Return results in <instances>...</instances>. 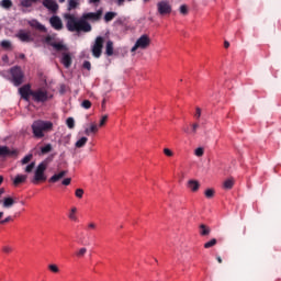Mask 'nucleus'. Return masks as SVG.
I'll list each match as a JSON object with an SVG mask.
<instances>
[{
    "instance_id": "1",
    "label": "nucleus",
    "mask_w": 281,
    "mask_h": 281,
    "mask_svg": "<svg viewBox=\"0 0 281 281\" xmlns=\"http://www.w3.org/2000/svg\"><path fill=\"white\" fill-rule=\"evenodd\" d=\"M64 19L66 20V27L68 32L89 33L92 27L88 21H91L92 23L100 21L102 19V9H99L97 12L83 13L79 20L71 13H66Z\"/></svg>"
},
{
    "instance_id": "2",
    "label": "nucleus",
    "mask_w": 281,
    "mask_h": 281,
    "mask_svg": "<svg viewBox=\"0 0 281 281\" xmlns=\"http://www.w3.org/2000/svg\"><path fill=\"white\" fill-rule=\"evenodd\" d=\"M31 128L33 131V137H35V139H43V137H45V133L54 128V123L49 121L37 120L33 122Z\"/></svg>"
},
{
    "instance_id": "3",
    "label": "nucleus",
    "mask_w": 281,
    "mask_h": 281,
    "mask_svg": "<svg viewBox=\"0 0 281 281\" xmlns=\"http://www.w3.org/2000/svg\"><path fill=\"white\" fill-rule=\"evenodd\" d=\"M45 170H47V162L43 161L36 167L32 183H41V181H47Z\"/></svg>"
},
{
    "instance_id": "4",
    "label": "nucleus",
    "mask_w": 281,
    "mask_h": 281,
    "mask_svg": "<svg viewBox=\"0 0 281 281\" xmlns=\"http://www.w3.org/2000/svg\"><path fill=\"white\" fill-rule=\"evenodd\" d=\"M10 74L12 77V82L14 87H21L23 85V80L25 78V75L23 74V70L19 66H14L10 69Z\"/></svg>"
},
{
    "instance_id": "5",
    "label": "nucleus",
    "mask_w": 281,
    "mask_h": 281,
    "mask_svg": "<svg viewBox=\"0 0 281 281\" xmlns=\"http://www.w3.org/2000/svg\"><path fill=\"white\" fill-rule=\"evenodd\" d=\"M148 47H150V37L144 34L136 41L131 52H137V49H148Z\"/></svg>"
},
{
    "instance_id": "6",
    "label": "nucleus",
    "mask_w": 281,
    "mask_h": 281,
    "mask_svg": "<svg viewBox=\"0 0 281 281\" xmlns=\"http://www.w3.org/2000/svg\"><path fill=\"white\" fill-rule=\"evenodd\" d=\"M102 49H104V37L98 36L92 45V56L100 58V56H102Z\"/></svg>"
},
{
    "instance_id": "7",
    "label": "nucleus",
    "mask_w": 281,
    "mask_h": 281,
    "mask_svg": "<svg viewBox=\"0 0 281 281\" xmlns=\"http://www.w3.org/2000/svg\"><path fill=\"white\" fill-rule=\"evenodd\" d=\"M31 98L34 102H47V100H49V94L47 93V90L40 88L31 92Z\"/></svg>"
},
{
    "instance_id": "8",
    "label": "nucleus",
    "mask_w": 281,
    "mask_h": 281,
    "mask_svg": "<svg viewBox=\"0 0 281 281\" xmlns=\"http://www.w3.org/2000/svg\"><path fill=\"white\" fill-rule=\"evenodd\" d=\"M157 10L160 16H166V14L172 13V5L168 0H162L157 3Z\"/></svg>"
},
{
    "instance_id": "9",
    "label": "nucleus",
    "mask_w": 281,
    "mask_h": 281,
    "mask_svg": "<svg viewBox=\"0 0 281 281\" xmlns=\"http://www.w3.org/2000/svg\"><path fill=\"white\" fill-rule=\"evenodd\" d=\"M44 43H46V45H50V47H54V49H56V52H67V46L64 45L63 43H56L54 42V36L52 35H47L44 38Z\"/></svg>"
},
{
    "instance_id": "10",
    "label": "nucleus",
    "mask_w": 281,
    "mask_h": 281,
    "mask_svg": "<svg viewBox=\"0 0 281 281\" xmlns=\"http://www.w3.org/2000/svg\"><path fill=\"white\" fill-rule=\"evenodd\" d=\"M34 90H32L31 85H24L19 89V93L23 100L30 102V97H32Z\"/></svg>"
},
{
    "instance_id": "11",
    "label": "nucleus",
    "mask_w": 281,
    "mask_h": 281,
    "mask_svg": "<svg viewBox=\"0 0 281 281\" xmlns=\"http://www.w3.org/2000/svg\"><path fill=\"white\" fill-rule=\"evenodd\" d=\"M49 23L50 27H53V30H56L57 32H60V30H63L64 27L63 20L58 15L50 16Z\"/></svg>"
},
{
    "instance_id": "12",
    "label": "nucleus",
    "mask_w": 281,
    "mask_h": 281,
    "mask_svg": "<svg viewBox=\"0 0 281 281\" xmlns=\"http://www.w3.org/2000/svg\"><path fill=\"white\" fill-rule=\"evenodd\" d=\"M18 38L22 42V43H32L34 42V37H32V33L24 31V30H20L16 34Z\"/></svg>"
},
{
    "instance_id": "13",
    "label": "nucleus",
    "mask_w": 281,
    "mask_h": 281,
    "mask_svg": "<svg viewBox=\"0 0 281 281\" xmlns=\"http://www.w3.org/2000/svg\"><path fill=\"white\" fill-rule=\"evenodd\" d=\"M42 4L53 14H56L58 12L59 5L54 0H43Z\"/></svg>"
},
{
    "instance_id": "14",
    "label": "nucleus",
    "mask_w": 281,
    "mask_h": 281,
    "mask_svg": "<svg viewBox=\"0 0 281 281\" xmlns=\"http://www.w3.org/2000/svg\"><path fill=\"white\" fill-rule=\"evenodd\" d=\"M60 63L61 65H64L66 69H69V67H71V63H74V60L71 59V53L69 52L61 53Z\"/></svg>"
},
{
    "instance_id": "15",
    "label": "nucleus",
    "mask_w": 281,
    "mask_h": 281,
    "mask_svg": "<svg viewBox=\"0 0 281 281\" xmlns=\"http://www.w3.org/2000/svg\"><path fill=\"white\" fill-rule=\"evenodd\" d=\"M67 170H63L58 173L53 175L49 179L48 182L49 183H58V181H60V179H64V177H67Z\"/></svg>"
},
{
    "instance_id": "16",
    "label": "nucleus",
    "mask_w": 281,
    "mask_h": 281,
    "mask_svg": "<svg viewBox=\"0 0 281 281\" xmlns=\"http://www.w3.org/2000/svg\"><path fill=\"white\" fill-rule=\"evenodd\" d=\"M31 27H34L35 30H38L40 32H47V27H45V25H43L41 22L34 20L30 23Z\"/></svg>"
},
{
    "instance_id": "17",
    "label": "nucleus",
    "mask_w": 281,
    "mask_h": 281,
    "mask_svg": "<svg viewBox=\"0 0 281 281\" xmlns=\"http://www.w3.org/2000/svg\"><path fill=\"white\" fill-rule=\"evenodd\" d=\"M188 188L191 190V192H198L199 188H201V183H199L196 180H189Z\"/></svg>"
},
{
    "instance_id": "18",
    "label": "nucleus",
    "mask_w": 281,
    "mask_h": 281,
    "mask_svg": "<svg viewBox=\"0 0 281 281\" xmlns=\"http://www.w3.org/2000/svg\"><path fill=\"white\" fill-rule=\"evenodd\" d=\"M200 236H210L212 234V228L205 224H201L200 227Z\"/></svg>"
},
{
    "instance_id": "19",
    "label": "nucleus",
    "mask_w": 281,
    "mask_h": 281,
    "mask_svg": "<svg viewBox=\"0 0 281 281\" xmlns=\"http://www.w3.org/2000/svg\"><path fill=\"white\" fill-rule=\"evenodd\" d=\"M25 181H27V176L18 175L13 180V186H21V183H25Z\"/></svg>"
},
{
    "instance_id": "20",
    "label": "nucleus",
    "mask_w": 281,
    "mask_h": 281,
    "mask_svg": "<svg viewBox=\"0 0 281 281\" xmlns=\"http://www.w3.org/2000/svg\"><path fill=\"white\" fill-rule=\"evenodd\" d=\"M13 153L8 148V146H0V157H8L9 155H12Z\"/></svg>"
},
{
    "instance_id": "21",
    "label": "nucleus",
    "mask_w": 281,
    "mask_h": 281,
    "mask_svg": "<svg viewBox=\"0 0 281 281\" xmlns=\"http://www.w3.org/2000/svg\"><path fill=\"white\" fill-rule=\"evenodd\" d=\"M87 142H89V138L83 136L79 140L76 142L75 146H76V148H85V146L87 145Z\"/></svg>"
},
{
    "instance_id": "22",
    "label": "nucleus",
    "mask_w": 281,
    "mask_h": 281,
    "mask_svg": "<svg viewBox=\"0 0 281 281\" xmlns=\"http://www.w3.org/2000/svg\"><path fill=\"white\" fill-rule=\"evenodd\" d=\"M105 54L108 56H113V41H108L105 45Z\"/></svg>"
},
{
    "instance_id": "23",
    "label": "nucleus",
    "mask_w": 281,
    "mask_h": 281,
    "mask_svg": "<svg viewBox=\"0 0 281 281\" xmlns=\"http://www.w3.org/2000/svg\"><path fill=\"white\" fill-rule=\"evenodd\" d=\"M115 16H117L116 12H106L104 15L105 23H111V21H113V19H115Z\"/></svg>"
},
{
    "instance_id": "24",
    "label": "nucleus",
    "mask_w": 281,
    "mask_h": 281,
    "mask_svg": "<svg viewBox=\"0 0 281 281\" xmlns=\"http://www.w3.org/2000/svg\"><path fill=\"white\" fill-rule=\"evenodd\" d=\"M13 3L12 0H1L0 1V8H3L4 10H10L12 8Z\"/></svg>"
},
{
    "instance_id": "25",
    "label": "nucleus",
    "mask_w": 281,
    "mask_h": 281,
    "mask_svg": "<svg viewBox=\"0 0 281 281\" xmlns=\"http://www.w3.org/2000/svg\"><path fill=\"white\" fill-rule=\"evenodd\" d=\"M224 190H232L234 188V179H227L223 183Z\"/></svg>"
},
{
    "instance_id": "26",
    "label": "nucleus",
    "mask_w": 281,
    "mask_h": 281,
    "mask_svg": "<svg viewBox=\"0 0 281 281\" xmlns=\"http://www.w3.org/2000/svg\"><path fill=\"white\" fill-rule=\"evenodd\" d=\"M3 207L10 209L12 205H14V199L12 198H4L3 200Z\"/></svg>"
},
{
    "instance_id": "27",
    "label": "nucleus",
    "mask_w": 281,
    "mask_h": 281,
    "mask_svg": "<svg viewBox=\"0 0 281 281\" xmlns=\"http://www.w3.org/2000/svg\"><path fill=\"white\" fill-rule=\"evenodd\" d=\"M85 133H86V135H91V133L95 134V133H98V126L94 123H92L90 125V128L85 130Z\"/></svg>"
},
{
    "instance_id": "28",
    "label": "nucleus",
    "mask_w": 281,
    "mask_h": 281,
    "mask_svg": "<svg viewBox=\"0 0 281 281\" xmlns=\"http://www.w3.org/2000/svg\"><path fill=\"white\" fill-rule=\"evenodd\" d=\"M216 243H218V240H216V238H212L204 244V249H211V247H214Z\"/></svg>"
},
{
    "instance_id": "29",
    "label": "nucleus",
    "mask_w": 281,
    "mask_h": 281,
    "mask_svg": "<svg viewBox=\"0 0 281 281\" xmlns=\"http://www.w3.org/2000/svg\"><path fill=\"white\" fill-rule=\"evenodd\" d=\"M52 150H53L52 144H47L41 148L42 155H47V153H52Z\"/></svg>"
},
{
    "instance_id": "30",
    "label": "nucleus",
    "mask_w": 281,
    "mask_h": 281,
    "mask_svg": "<svg viewBox=\"0 0 281 281\" xmlns=\"http://www.w3.org/2000/svg\"><path fill=\"white\" fill-rule=\"evenodd\" d=\"M33 157H34V155H32V154L26 155V156L21 160L22 166H25V165L30 164V162L32 161Z\"/></svg>"
},
{
    "instance_id": "31",
    "label": "nucleus",
    "mask_w": 281,
    "mask_h": 281,
    "mask_svg": "<svg viewBox=\"0 0 281 281\" xmlns=\"http://www.w3.org/2000/svg\"><path fill=\"white\" fill-rule=\"evenodd\" d=\"M78 8V1L77 0H69L68 1V10H76Z\"/></svg>"
},
{
    "instance_id": "32",
    "label": "nucleus",
    "mask_w": 281,
    "mask_h": 281,
    "mask_svg": "<svg viewBox=\"0 0 281 281\" xmlns=\"http://www.w3.org/2000/svg\"><path fill=\"white\" fill-rule=\"evenodd\" d=\"M66 124L68 128H76V121L74 120V117H68L66 120Z\"/></svg>"
},
{
    "instance_id": "33",
    "label": "nucleus",
    "mask_w": 281,
    "mask_h": 281,
    "mask_svg": "<svg viewBox=\"0 0 281 281\" xmlns=\"http://www.w3.org/2000/svg\"><path fill=\"white\" fill-rule=\"evenodd\" d=\"M76 212H78V209L72 207L70 211V214L68 215L70 221H78V217L76 216Z\"/></svg>"
},
{
    "instance_id": "34",
    "label": "nucleus",
    "mask_w": 281,
    "mask_h": 281,
    "mask_svg": "<svg viewBox=\"0 0 281 281\" xmlns=\"http://www.w3.org/2000/svg\"><path fill=\"white\" fill-rule=\"evenodd\" d=\"M34 168H36V162L33 161V162H31L30 165H27L25 167L24 172L30 173V172H32L34 170Z\"/></svg>"
},
{
    "instance_id": "35",
    "label": "nucleus",
    "mask_w": 281,
    "mask_h": 281,
    "mask_svg": "<svg viewBox=\"0 0 281 281\" xmlns=\"http://www.w3.org/2000/svg\"><path fill=\"white\" fill-rule=\"evenodd\" d=\"M87 254V248H80L77 252L76 256L77 258H85V255Z\"/></svg>"
},
{
    "instance_id": "36",
    "label": "nucleus",
    "mask_w": 281,
    "mask_h": 281,
    "mask_svg": "<svg viewBox=\"0 0 281 281\" xmlns=\"http://www.w3.org/2000/svg\"><path fill=\"white\" fill-rule=\"evenodd\" d=\"M1 47H3V49H12V43H10V41H2L1 42Z\"/></svg>"
},
{
    "instance_id": "37",
    "label": "nucleus",
    "mask_w": 281,
    "mask_h": 281,
    "mask_svg": "<svg viewBox=\"0 0 281 281\" xmlns=\"http://www.w3.org/2000/svg\"><path fill=\"white\" fill-rule=\"evenodd\" d=\"M204 194L206 199H214V189H207Z\"/></svg>"
},
{
    "instance_id": "38",
    "label": "nucleus",
    "mask_w": 281,
    "mask_h": 281,
    "mask_svg": "<svg viewBox=\"0 0 281 281\" xmlns=\"http://www.w3.org/2000/svg\"><path fill=\"white\" fill-rule=\"evenodd\" d=\"M204 153L205 150L203 149V147H199L195 149L194 155L195 157H203Z\"/></svg>"
},
{
    "instance_id": "39",
    "label": "nucleus",
    "mask_w": 281,
    "mask_h": 281,
    "mask_svg": "<svg viewBox=\"0 0 281 281\" xmlns=\"http://www.w3.org/2000/svg\"><path fill=\"white\" fill-rule=\"evenodd\" d=\"M75 196H77V199H82V196H85V190L82 189H77L75 191Z\"/></svg>"
},
{
    "instance_id": "40",
    "label": "nucleus",
    "mask_w": 281,
    "mask_h": 281,
    "mask_svg": "<svg viewBox=\"0 0 281 281\" xmlns=\"http://www.w3.org/2000/svg\"><path fill=\"white\" fill-rule=\"evenodd\" d=\"M34 2L32 0H22V7L23 8H32V4Z\"/></svg>"
},
{
    "instance_id": "41",
    "label": "nucleus",
    "mask_w": 281,
    "mask_h": 281,
    "mask_svg": "<svg viewBox=\"0 0 281 281\" xmlns=\"http://www.w3.org/2000/svg\"><path fill=\"white\" fill-rule=\"evenodd\" d=\"M81 106H82V109H91V101H89V100H83V101L81 102Z\"/></svg>"
},
{
    "instance_id": "42",
    "label": "nucleus",
    "mask_w": 281,
    "mask_h": 281,
    "mask_svg": "<svg viewBox=\"0 0 281 281\" xmlns=\"http://www.w3.org/2000/svg\"><path fill=\"white\" fill-rule=\"evenodd\" d=\"M49 271H52L53 273H58L60 271V269H58V266L56 265H49L48 266Z\"/></svg>"
},
{
    "instance_id": "43",
    "label": "nucleus",
    "mask_w": 281,
    "mask_h": 281,
    "mask_svg": "<svg viewBox=\"0 0 281 281\" xmlns=\"http://www.w3.org/2000/svg\"><path fill=\"white\" fill-rule=\"evenodd\" d=\"M180 14H183L184 16L188 14V5H180Z\"/></svg>"
},
{
    "instance_id": "44",
    "label": "nucleus",
    "mask_w": 281,
    "mask_h": 281,
    "mask_svg": "<svg viewBox=\"0 0 281 281\" xmlns=\"http://www.w3.org/2000/svg\"><path fill=\"white\" fill-rule=\"evenodd\" d=\"M108 120H109V115H103L100 120L99 126H104Z\"/></svg>"
},
{
    "instance_id": "45",
    "label": "nucleus",
    "mask_w": 281,
    "mask_h": 281,
    "mask_svg": "<svg viewBox=\"0 0 281 281\" xmlns=\"http://www.w3.org/2000/svg\"><path fill=\"white\" fill-rule=\"evenodd\" d=\"M97 227H98V225H97L94 222H90V223H88L87 229H88V231H89V229H97Z\"/></svg>"
},
{
    "instance_id": "46",
    "label": "nucleus",
    "mask_w": 281,
    "mask_h": 281,
    "mask_svg": "<svg viewBox=\"0 0 281 281\" xmlns=\"http://www.w3.org/2000/svg\"><path fill=\"white\" fill-rule=\"evenodd\" d=\"M164 153L167 157H172V155H175V153H172V150L168 149V148H165L164 149Z\"/></svg>"
},
{
    "instance_id": "47",
    "label": "nucleus",
    "mask_w": 281,
    "mask_h": 281,
    "mask_svg": "<svg viewBox=\"0 0 281 281\" xmlns=\"http://www.w3.org/2000/svg\"><path fill=\"white\" fill-rule=\"evenodd\" d=\"M83 69H88V71H91V61H85Z\"/></svg>"
},
{
    "instance_id": "48",
    "label": "nucleus",
    "mask_w": 281,
    "mask_h": 281,
    "mask_svg": "<svg viewBox=\"0 0 281 281\" xmlns=\"http://www.w3.org/2000/svg\"><path fill=\"white\" fill-rule=\"evenodd\" d=\"M2 251H3L4 254H11L12 247H10V246H4V247L2 248Z\"/></svg>"
},
{
    "instance_id": "49",
    "label": "nucleus",
    "mask_w": 281,
    "mask_h": 281,
    "mask_svg": "<svg viewBox=\"0 0 281 281\" xmlns=\"http://www.w3.org/2000/svg\"><path fill=\"white\" fill-rule=\"evenodd\" d=\"M194 117H196V120L201 119V108L195 109Z\"/></svg>"
},
{
    "instance_id": "50",
    "label": "nucleus",
    "mask_w": 281,
    "mask_h": 281,
    "mask_svg": "<svg viewBox=\"0 0 281 281\" xmlns=\"http://www.w3.org/2000/svg\"><path fill=\"white\" fill-rule=\"evenodd\" d=\"M199 128V123L192 125V135H196V130Z\"/></svg>"
},
{
    "instance_id": "51",
    "label": "nucleus",
    "mask_w": 281,
    "mask_h": 281,
    "mask_svg": "<svg viewBox=\"0 0 281 281\" xmlns=\"http://www.w3.org/2000/svg\"><path fill=\"white\" fill-rule=\"evenodd\" d=\"M61 183H63V186H70V183H71V178H66V179H64Z\"/></svg>"
},
{
    "instance_id": "52",
    "label": "nucleus",
    "mask_w": 281,
    "mask_h": 281,
    "mask_svg": "<svg viewBox=\"0 0 281 281\" xmlns=\"http://www.w3.org/2000/svg\"><path fill=\"white\" fill-rule=\"evenodd\" d=\"M10 221H12V216H8L4 220H2L0 223L1 225H5V223H10Z\"/></svg>"
},
{
    "instance_id": "53",
    "label": "nucleus",
    "mask_w": 281,
    "mask_h": 281,
    "mask_svg": "<svg viewBox=\"0 0 281 281\" xmlns=\"http://www.w3.org/2000/svg\"><path fill=\"white\" fill-rule=\"evenodd\" d=\"M126 0H116V4L119 5V7H122V5H124V2H125Z\"/></svg>"
},
{
    "instance_id": "54",
    "label": "nucleus",
    "mask_w": 281,
    "mask_h": 281,
    "mask_svg": "<svg viewBox=\"0 0 281 281\" xmlns=\"http://www.w3.org/2000/svg\"><path fill=\"white\" fill-rule=\"evenodd\" d=\"M216 260H217V262H218L220 265H223V258H221V256H217V257H216Z\"/></svg>"
},
{
    "instance_id": "55",
    "label": "nucleus",
    "mask_w": 281,
    "mask_h": 281,
    "mask_svg": "<svg viewBox=\"0 0 281 281\" xmlns=\"http://www.w3.org/2000/svg\"><path fill=\"white\" fill-rule=\"evenodd\" d=\"M224 47H225V49H228L229 43L227 41L224 42Z\"/></svg>"
},
{
    "instance_id": "56",
    "label": "nucleus",
    "mask_w": 281,
    "mask_h": 281,
    "mask_svg": "<svg viewBox=\"0 0 281 281\" xmlns=\"http://www.w3.org/2000/svg\"><path fill=\"white\" fill-rule=\"evenodd\" d=\"M101 0H89L90 3H100Z\"/></svg>"
},
{
    "instance_id": "57",
    "label": "nucleus",
    "mask_w": 281,
    "mask_h": 281,
    "mask_svg": "<svg viewBox=\"0 0 281 281\" xmlns=\"http://www.w3.org/2000/svg\"><path fill=\"white\" fill-rule=\"evenodd\" d=\"M4 193H5V189L1 188V189H0V196H1L2 194H4Z\"/></svg>"
},
{
    "instance_id": "58",
    "label": "nucleus",
    "mask_w": 281,
    "mask_h": 281,
    "mask_svg": "<svg viewBox=\"0 0 281 281\" xmlns=\"http://www.w3.org/2000/svg\"><path fill=\"white\" fill-rule=\"evenodd\" d=\"M3 183V176H0V186Z\"/></svg>"
},
{
    "instance_id": "59",
    "label": "nucleus",
    "mask_w": 281,
    "mask_h": 281,
    "mask_svg": "<svg viewBox=\"0 0 281 281\" xmlns=\"http://www.w3.org/2000/svg\"><path fill=\"white\" fill-rule=\"evenodd\" d=\"M0 218H3V212H0Z\"/></svg>"
},
{
    "instance_id": "60",
    "label": "nucleus",
    "mask_w": 281,
    "mask_h": 281,
    "mask_svg": "<svg viewBox=\"0 0 281 281\" xmlns=\"http://www.w3.org/2000/svg\"><path fill=\"white\" fill-rule=\"evenodd\" d=\"M33 3H38V0H31Z\"/></svg>"
},
{
    "instance_id": "61",
    "label": "nucleus",
    "mask_w": 281,
    "mask_h": 281,
    "mask_svg": "<svg viewBox=\"0 0 281 281\" xmlns=\"http://www.w3.org/2000/svg\"><path fill=\"white\" fill-rule=\"evenodd\" d=\"M20 58H25V55H23V54H22V55H20Z\"/></svg>"
},
{
    "instance_id": "62",
    "label": "nucleus",
    "mask_w": 281,
    "mask_h": 281,
    "mask_svg": "<svg viewBox=\"0 0 281 281\" xmlns=\"http://www.w3.org/2000/svg\"><path fill=\"white\" fill-rule=\"evenodd\" d=\"M3 60H8V56L7 55L3 57Z\"/></svg>"
},
{
    "instance_id": "63",
    "label": "nucleus",
    "mask_w": 281,
    "mask_h": 281,
    "mask_svg": "<svg viewBox=\"0 0 281 281\" xmlns=\"http://www.w3.org/2000/svg\"><path fill=\"white\" fill-rule=\"evenodd\" d=\"M59 3H65V0H59Z\"/></svg>"
},
{
    "instance_id": "64",
    "label": "nucleus",
    "mask_w": 281,
    "mask_h": 281,
    "mask_svg": "<svg viewBox=\"0 0 281 281\" xmlns=\"http://www.w3.org/2000/svg\"><path fill=\"white\" fill-rule=\"evenodd\" d=\"M145 3H148L149 0H143Z\"/></svg>"
}]
</instances>
